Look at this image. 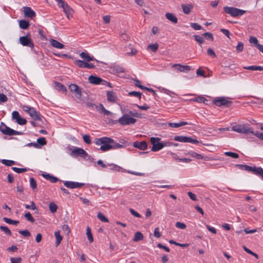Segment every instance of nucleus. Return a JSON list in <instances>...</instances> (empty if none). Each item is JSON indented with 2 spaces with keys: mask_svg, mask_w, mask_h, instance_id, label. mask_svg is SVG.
<instances>
[{
  "mask_svg": "<svg viewBox=\"0 0 263 263\" xmlns=\"http://www.w3.org/2000/svg\"><path fill=\"white\" fill-rule=\"evenodd\" d=\"M95 143L101 145L99 149L103 152H106L111 149V143L114 142V139L107 137L96 138Z\"/></svg>",
  "mask_w": 263,
  "mask_h": 263,
  "instance_id": "1",
  "label": "nucleus"
},
{
  "mask_svg": "<svg viewBox=\"0 0 263 263\" xmlns=\"http://www.w3.org/2000/svg\"><path fill=\"white\" fill-rule=\"evenodd\" d=\"M0 131L5 135L13 136V135H23V132H18L11 129L7 126L4 123L1 122L0 125Z\"/></svg>",
  "mask_w": 263,
  "mask_h": 263,
  "instance_id": "2",
  "label": "nucleus"
},
{
  "mask_svg": "<svg viewBox=\"0 0 263 263\" xmlns=\"http://www.w3.org/2000/svg\"><path fill=\"white\" fill-rule=\"evenodd\" d=\"M23 108V110L27 112L34 120L42 121L43 117L41 116V114L33 107H29L28 106H24Z\"/></svg>",
  "mask_w": 263,
  "mask_h": 263,
  "instance_id": "3",
  "label": "nucleus"
},
{
  "mask_svg": "<svg viewBox=\"0 0 263 263\" xmlns=\"http://www.w3.org/2000/svg\"><path fill=\"white\" fill-rule=\"evenodd\" d=\"M223 11L227 14L233 17H237L242 15L246 13V11L238 9L233 7L225 6L223 7Z\"/></svg>",
  "mask_w": 263,
  "mask_h": 263,
  "instance_id": "4",
  "label": "nucleus"
},
{
  "mask_svg": "<svg viewBox=\"0 0 263 263\" xmlns=\"http://www.w3.org/2000/svg\"><path fill=\"white\" fill-rule=\"evenodd\" d=\"M232 130L240 134H248L253 133V128L245 124H237L232 127Z\"/></svg>",
  "mask_w": 263,
  "mask_h": 263,
  "instance_id": "5",
  "label": "nucleus"
},
{
  "mask_svg": "<svg viewBox=\"0 0 263 263\" xmlns=\"http://www.w3.org/2000/svg\"><path fill=\"white\" fill-rule=\"evenodd\" d=\"M136 121L137 120L136 119L130 117L129 115L124 114L121 118L117 120V122H119L122 125H126L134 124Z\"/></svg>",
  "mask_w": 263,
  "mask_h": 263,
  "instance_id": "6",
  "label": "nucleus"
},
{
  "mask_svg": "<svg viewBox=\"0 0 263 263\" xmlns=\"http://www.w3.org/2000/svg\"><path fill=\"white\" fill-rule=\"evenodd\" d=\"M160 138H151L150 142L153 145L151 150L153 152H157L163 148L162 142H160Z\"/></svg>",
  "mask_w": 263,
  "mask_h": 263,
  "instance_id": "7",
  "label": "nucleus"
},
{
  "mask_svg": "<svg viewBox=\"0 0 263 263\" xmlns=\"http://www.w3.org/2000/svg\"><path fill=\"white\" fill-rule=\"evenodd\" d=\"M20 43L23 46H27L33 49L34 48V43L28 33L26 36H23L19 39Z\"/></svg>",
  "mask_w": 263,
  "mask_h": 263,
  "instance_id": "8",
  "label": "nucleus"
},
{
  "mask_svg": "<svg viewBox=\"0 0 263 263\" xmlns=\"http://www.w3.org/2000/svg\"><path fill=\"white\" fill-rule=\"evenodd\" d=\"M213 102L217 106H226L227 107H229L232 103V101L228 100L224 97L215 99L214 100Z\"/></svg>",
  "mask_w": 263,
  "mask_h": 263,
  "instance_id": "9",
  "label": "nucleus"
},
{
  "mask_svg": "<svg viewBox=\"0 0 263 263\" xmlns=\"http://www.w3.org/2000/svg\"><path fill=\"white\" fill-rule=\"evenodd\" d=\"M71 155L74 157L80 156L83 158H86L88 156V154L82 148L76 147L71 153Z\"/></svg>",
  "mask_w": 263,
  "mask_h": 263,
  "instance_id": "10",
  "label": "nucleus"
},
{
  "mask_svg": "<svg viewBox=\"0 0 263 263\" xmlns=\"http://www.w3.org/2000/svg\"><path fill=\"white\" fill-rule=\"evenodd\" d=\"M68 88L75 95V96L78 98L81 99L82 97V89L75 84H71L69 85Z\"/></svg>",
  "mask_w": 263,
  "mask_h": 263,
  "instance_id": "11",
  "label": "nucleus"
},
{
  "mask_svg": "<svg viewBox=\"0 0 263 263\" xmlns=\"http://www.w3.org/2000/svg\"><path fill=\"white\" fill-rule=\"evenodd\" d=\"M76 65L80 68H86L88 69H92L95 68V65L92 63H88L87 62H84L82 60H78L74 62Z\"/></svg>",
  "mask_w": 263,
  "mask_h": 263,
  "instance_id": "12",
  "label": "nucleus"
},
{
  "mask_svg": "<svg viewBox=\"0 0 263 263\" xmlns=\"http://www.w3.org/2000/svg\"><path fill=\"white\" fill-rule=\"evenodd\" d=\"M63 183L66 187L71 189L80 188L85 184L84 183H79L70 181H63Z\"/></svg>",
  "mask_w": 263,
  "mask_h": 263,
  "instance_id": "13",
  "label": "nucleus"
},
{
  "mask_svg": "<svg viewBox=\"0 0 263 263\" xmlns=\"http://www.w3.org/2000/svg\"><path fill=\"white\" fill-rule=\"evenodd\" d=\"M23 9L25 17L33 18L35 16V12L30 7L24 6Z\"/></svg>",
  "mask_w": 263,
  "mask_h": 263,
  "instance_id": "14",
  "label": "nucleus"
},
{
  "mask_svg": "<svg viewBox=\"0 0 263 263\" xmlns=\"http://www.w3.org/2000/svg\"><path fill=\"white\" fill-rule=\"evenodd\" d=\"M172 67L175 68L180 72H187L191 70V67L188 65H182L180 64H175Z\"/></svg>",
  "mask_w": 263,
  "mask_h": 263,
  "instance_id": "15",
  "label": "nucleus"
},
{
  "mask_svg": "<svg viewBox=\"0 0 263 263\" xmlns=\"http://www.w3.org/2000/svg\"><path fill=\"white\" fill-rule=\"evenodd\" d=\"M89 83L95 85H98L104 81L102 78L93 75H90L88 78Z\"/></svg>",
  "mask_w": 263,
  "mask_h": 263,
  "instance_id": "16",
  "label": "nucleus"
},
{
  "mask_svg": "<svg viewBox=\"0 0 263 263\" xmlns=\"http://www.w3.org/2000/svg\"><path fill=\"white\" fill-rule=\"evenodd\" d=\"M133 146L139 148L140 150H145L147 147V144L145 141H142L141 142L136 141L134 142Z\"/></svg>",
  "mask_w": 263,
  "mask_h": 263,
  "instance_id": "17",
  "label": "nucleus"
},
{
  "mask_svg": "<svg viewBox=\"0 0 263 263\" xmlns=\"http://www.w3.org/2000/svg\"><path fill=\"white\" fill-rule=\"evenodd\" d=\"M107 99L109 102L115 103L117 100L116 92L112 91H108L107 92Z\"/></svg>",
  "mask_w": 263,
  "mask_h": 263,
  "instance_id": "18",
  "label": "nucleus"
},
{
  "mask_svg": "<svg viewBox=\"0 0 263 263\" xmlns=\"http://www.w3.org/2000/svg\"><path fill=\"white\" fill-rule=\"evenodd\" d=\"M49 42H50V44L52 45V46H53L56 48L62 49V48H64V45L63 44L60 43L56 40L51 39L49 40Z\"/></svg>",
  "mask_w": 263,
  "mask_h": 263,
  "instance_id": "19",
  "label": "nucleus"
},
{
  "mask_svg": "<svg viewBox=\"0 0 263 263\" xmlns=\"http://www.w3.org/2000/svg\"><path fill=\"white\" fill-rule=\"evenodd\" d=\"M181 7L182 8L183 12L185 14H188L191 12V10L194 7V6H193V5H192L191 4H187V5L182 4V5H181Z\"/></svg>",
  "mask_w": 263,
  "mask_h": 263,
  "instance_id": "20",
  "label": "nucleus"
},
{
  "mask_svg": "<svg viewBox=\"0 0 263 263\" xmlns=\"http://www.w3.org/2000/svg\"><path fill=\"white\" fill-rule=\"evenodd\" d=\"M165 17L170 21L172 22L174 24H176L178 22V18L173 13L167 12L165 14Z\"/></svg>",
  "mask_w": 263,
  "mask_h": 263,
  "instance_id": "21",
  "label": "nucleus"
},
{
  "mask_svg": "<svg viewBox=\"0 0 263 263\" xmlns=\"http://www.w3.org/2000/svg\"><path fill=\"white\" fill-rule=\"evenodd\" d=\"M54 84L55 89L60 91L66 92V87L64 85L58 82H54Z\"/></svg>",
  "mask_w": 263,
  "mask_h": 263,
  "instance_id": "22",
  "label": "nucleus"
},
{
  "mask_svg": "<svg viewBox=\"0 0 263 263\" xmlns=\"http://www.w3.org/2000/svg\"><path fill=\"white\" fill-rule=\"evenodd\" d=\"M188 123L187 122L181 121L179 123H168V125L170 127L173 128H178L182 126L188 125Z\"/></svg>",
  "mask_w": 263,
  "mask_h": 263,
  "instance_id": "23",
  "label": "nucleus"
},
{
  "mask_svg": "<svg viewBox=\"0 0 263 263\" xmlns=\"http://www.w3.org/2000/svg\"><path fill=\"white\" fill-rule=\"evenodd\" d=\"M30 26L29 22L25 20H22L19 21V26L21 29H27Z\"/></svg>",
  "mask_w": 263,
  "mask_h": 263,
  "instance_id": "24",
  "label": "nucleus"
},
{
  "mask_svg": "<svg viewBox=\"0 0 263 263\" xmlns=\"http://www.w3.org/2000/svg\"><path fill=\"white\" fill-rule=\"evenodd\" d=\"M80 56L86 62H90L91 61L95 60V59L93 57H90L88 54V53L84 52H81L80 54Z\"/></svg>",
  "mask_w": 263,
  "mask_h": 263,
  "instance_id": "25",
  "label": "nucleus"
},
{
  "mask_svg": "<svg viewBox=\"0 0 263 263\" xmlns=\"http://www.w3.org/2000/svg\"><path fill=\"white\" fill-rule=\"evenodd\" d=\"M244 170L249 172H252L254 174L256 175L257 172L258 171V167L245 165Z\"/></svg>",
  "mask_w": 263,
  "mask_h": 263,
  "instance_id": "26",
  "label": "nucleus"
},
{
  "mask_svg": "<svg viewBox=\"0 0 263 263\" xmlns=\"http://www.w3.org/2000/svg\"><path fill=\"white\" fill-rule=\"evenodd\" d=\"M243 68L247 70H263V67L261 66H244Z\"/></svg>",
  "mask_w": 263,
  "mask_h": 263,
  "instance_id": "27",
  "label": "nucleus"
},
{
  "mask_svg": "<svg viewBox=\"0 0 263 263\" xmlns=\"http://www.w3.org/2000/svg\"><path fill=\"white\" fill-rule=\"evenodd\" d=\"M192 100L199 103H203L205 104H207L205 101H209V100L204 97L200 96L192 99Z\"/></svg>",
  "mask_w": 263,
  "mask_h": 263,
  "instance_id": "28",
  "label": "nucleus"
},
{
  "mask_svg": "<svg viewBox=\"0 0 263 263\" xmlns=\"http://www.w3.org/2000/svg\"><path fill=\"white\" fill-rule=\"evenodd\" d=\"M54 236L56 239V246H58L60 244L62 240L63 237L60 235L59 231H55L54 233Z\"/></svg>",
  "mask_w": 263,
  "mask_h": 263,
  "instance_id": "29",
  "label": "nucleus"
},
{
  "mask_svg": "<svg viewBox=\"0 0 263 263\" xmlns=\"http://www.w3.org/2000/svg\"><path fill=\"white\" fill-rule=\"evenodd\" d=\"M143 238V235L140 232H137L135 233L133 240L134 241H138L142 240Z\"/></svg>",
  "mask_w": 263,
  "mask_h": 263,
  "instance_id": "30",
  "label": "nucleus"
},
{
  "mask_svg": "<svg viewBox=\"0 0 263 263\" xmlns=\"http://www.w3.org/2000/svg\"><path fill=\"white\" fill-rule=\"evenodd\" d=\"M36 144L39 145V148H41L42 146H44L47 144V141L44 137H41L37 139Z\"/></svg>",
  "mask_w": 263,
  "mask_h": 263,
  "instance_id": "31",
  "label": "nucleus"
},
{
  "mask_svg": "<svg viewBox=\"0 0 263 263\" xmlns=\"http://www.w3.org/2000/svg\"><path fill=\"white\" fill-rule=\"evenodd\" d=\"M62 8L63 9L65 13L68 15L71 14L72 12V9L68 6L67 3H66L65 5H62Z\"/></svg>",
  "mask_w": 263,
  "mask_h": 263,
  "instance_id": "32",
  "label": "nucleus"
},
{
  "mask_svg": "<svg viewBox=\"0 0 263 263\" xmlns=\"http://www.w3.org/2000/svg\"><path fill=\"white\" fill-rule=\"evenodd\" d=\"M3 219L5 222L10 224L17 225L20 222L18 220H14L7 217H4Z\"/></svg>",
  "mask_w": 263,
  "mask_h": 263,
  "instance_id": "33",
  "label": "nucleus"
},
{
  "mask_svg": "<svg viewBox=\"0 0 263 263\" xmlns=\"http://www.w3.org/2000/svg\"><path fill=\"white\" fill-rule=\"evenodd\" d=\"M112 68L114 71L117 73H123L125 71L124 69L120 65H115Z\"/></svg>",
  "mask_w": 263,
  "mask_h": 263,
  "instance_id": "34",
  "label": "nucleus"
},
{
  "mask_svg": "<svg viewBox=\"0 0 263 263\" xmlns=\"http://www.w3.org/2000/svg\"><path fill=\"white\" fill-rule=\"evenodd\" d=\"M86 235L89 241L90 242H93V238L91 232V229L89 227H87L86 229Z\"/></svg>",
  "mask_w": 263,
  "mask_h": 263,
  "instance_id": "35",
  "label": "nucleus"
},
{
  "mask_svg": "<svg viewBox=\"0 0 263 263\" xmlns=\"http://www.w3.org/2000/svg\"><path fill=\"white\" fill-rule=\"evenodd\" d=\"M0 230L3 231L8 236H11L12 234L10 230L6 226H0Z\"/></svg>",
  "mask_w": 263,
  "mask_h": 263,
  "instance_id": "36",
  "label": "nucleus"
},
{
  "mask_svg": "<svg viewBox=\"0 0 263 263\" xmlns=\"http://www.w3.org/2000/svg\"><path fill=\"white\" fill-rule=\"evenodd\" d=\"M1 162L6 166H12L15 164V162L13 160L2 159Z\"/></svg>",
  "mask_w": 263,
  "mask_h": 263,
  "instance_id": "37",
  "label": "nucleus"
},
{
  "mask_svg": "<svg viewBox=\"0 0 263 263\" xmlns=\"http://www.w3.org/2000/svg\"><path fill=\"white\" fill-rule=\"evenodd\" d=\"M49 208L51 213H55L57 211L58 206L54 202H51L49 204Z\"/></svg>",
  "mask_w": 263,
  "mask_h": 263,
  "instance_id": "38",
  "label": "nucleus"
},
{
  "mask_svg": "<svg viewBox=\"0 0 263 263\" xmlns=\"http://www.w3.org/2000/svg\"><path fill=\"white\" fill-rule=\"evenodd\" d=\"M158 48L159 45L158 43L152 44L147 46V49H151L154 52H156Z\"/></svg>",
  "mask_w": 263,
  "mask_h": 263,
  "instance_id": "39",
  "label": "nucleus"
},
{
  "mask_svg": "<svg viewBox=\"0 0 263 263\" xmlns=\"http://www.w3.org/2000/svg\"><path fill=\"white\" fill-rule=\"evenodd\" d=\"M174 140L176 141L186 143V137L176 136L174 137Z\"/></svg>",
  "mask_w": 263,
  "mask_h": 263,
  "instance_id": "40",
  "label": "nucleus"
},
{
  "mask_svg": "<svg viewBox=\"0 0 263 263\" xmlns=\"http://www.w3.org/2000/svg\"><path fill=\"white\" fill-rule=\"evenodd\" d=\"M97 217L102 222H108L109 221L108 219L101 212L98 213Z\"/></svg>",
  "mask_w": 263,
  "mask_h": 263,
  "instance_id": "41",
  "label": "nucleus"
},
{
  "mask_svg": "<svg viewBox=\"0 0 263 263\" xmlns=\"http://www.w3.org/2000/svg\"><path fill=\"white\" fill-rule=\"evenodd\" d=\"M110 145H111V149H119V148H121L123 147V146H124L122 144L117 143L114 140L113 143H111Z\"/></svg>",
  "mask_w": 263,
  "mask_h": 263,
  "instance_id": "42",
  "label": "nucleus"
},
{
  "mask_svg": "<svg viewBox=\"0 0 263 263\" xmlns=\"http://www.w3.org/2000/svg\"><path fill=\"white\" fill-rule=\"evenodd\" d=\"M203 36H204L206 39L210 40L211 41H214V37L213 34L211 32H205L202 34Z\"/></svg>",
  "mask_w": 263,
  "mask_h": 263,
  "instance_id": "43",
  "label": "nucleus"
},
{
  "mask_svg": "<svg viewBox=\"0 0 263 263\" xmlns=\"http://www.w3.org/2000/svg\"><path fill=\"white\" fill-rule=\"evenodd\" d=\"M224 155L227 156H229L233 158H238L239 155L236 153L231 152H227L224 153Z\"/></svg>",
  "mask_w": 263,
  "mask_h": 263,
  "instance_id": "44",
  "label": "nucleus"
},
{
  "mask_svg": "<svg viewBox=\"0 0 263 263\" xmlns=\"http://www.w3.org/2000/svg\"><path fill=\"white\" fill-rule=\"evenodd\" d=\"M24 217L27 219L28 221L33 223L35 221V219L32 216L30 212H27L25 215Z\"/></svg>",
  "mask_w": 263,
  "mask_h": 263,
  "instance_id": "45",
  "label": "nucleus"
},
{
  "mask_svg": "<svg viewBox=\"0 0 263 263\" xmlns=\"http://www.w3.org/2000/svg\"><path fill=\"white\" fill-rule=\"evenodd\" d=\"M12 169L13 170V171H14L15 172L17 173H22L25 172L27 171V168H18L16 167H13Z\"/></svg>",
  "mask_w": 263,
  "mask_h": 263,
  "instance_id": "46",
  "label": "nucleus"
},
{
  "mask_svg": "<svg viewBox=\"0 0 263 263\" xmlns=\"http://www.w3.org/2000/svg\"><path fill=\"white\" fill-rule=\"evenodd\" d=\"M249 42L250 43L254 44L256 48H257V45L259 44L258 43V41L256 37L253 36H250L249 39Z\"/></svg>",
  "mask_w": 263,
  "mask_h": 263,
  "instance_id": "47",
  "label": "nucleus"
},
{
  "mask_svg": "<svg viewBox=\"0 0 263 263\" xmlns=\"http://www.w3.org/2000/svg\"><path fill=\"white\" fill-rule=\"evenodd\" d=\"M129 96H134L138 97L139 99L141 98L142 93L138 91H130L128 93Z\"/></svg>",
  "mask_w": 263,
  "mask_h": 263,
  "instance_id": "48",
  "label": "nucleus"
},
{
  "mask_svg": "<svg viewBox=\"0 0 263 263\" xmlns=\"http://www.w3.org/2000/svg\"><path fill=\"white\" fill-rule=\"evenodd\" d=\"M15 121L17 122L18 124L21 125H25L27 123L26 119L25 118H23L21 117L17 119V120H16Z\"/></svg>",
  "mask_w": 263,
  "mask_h": 263,
  "instance_id": "49",
  "label": "nucleus"
},
{
  "mask_svg": "<svg viewBox=\"0 0 263 263\" xmlns=\"http://www.w3.org/2000/svg\"><path fill=\"white\" fill-rule=\"evenodd\" d=\"M190 25L194 29L196 30L203 29V28L199 24L196 23H191Z\"/></svg>",
  "mask_w": 263,
  "mask_h": 263,
  "instance_id": "50",
  "label": "nucleus"
},
{
  "mask_svg": "<svg viewBox=\"0 0 263 263\" xmlns=\"http://www.w3.org/2000/svg\"><path fill=\"white\" fill-rule=\"evenodd\" d=\"M194 37L199 44H202L204 41L203 38L198 35H194Z\"/></svg>",
  "mask_w": 263,
  "mask_h": 263,
  "instance_id": "51",
  "label": "nucleus"
},
{
  "mask_svg": "<svg viewBox=\"0 0 263 263\" xmlns=\"http://www.w3.org/2000/svg\"><path fill=\"white\" fill-rule=\"evenodd\" d=\"M18 233L24 237H29L31 235L30 232L28 230H20Z\"/></svg>",
  "mask_w": 263,
  "mask_h": 263,
  "instance_id": "52",
  "label": "nucleus"
},
{
  "mask_svg": "<svg viewBox=\"0 0 263 263\" xmlns=\"http://www.w3.org/2000/svg\"><path fill=\"white\" fill-rule=\"evenodd\" d=\"M189 155H190L192 157L196 158L198 159H202V156L200 154H197L194 152H189Z\"/></svg>",
  "mask_w": 263,
  "mask_h": 263,
  "instance_id": "53",
  "label": "nucleus"
},
{
  "mask_svg": "<svg viewBox=\"0 0 263 263\" xmlns=\"http://www.w3.org/2000/svg\"><path fill=\"white\" fill-rule=\"evenodd\" d=\"M30 184L31 187L33 189H36L37 184L35 180L33 178L30 179Z\"/></svg>",
  "mask_w": 263,
  "mask_h": 263,
  "instance_id": "54",
  "label": "nucleus"
},
{
  "mask_svg": "<svg viewBox=\"0 0 263 263\" xmlns=\"http://www.w3.org/2000/svg\"><path fill=\"white\" fill-rule=\"evenodd\" d=\"M83 139L84 141L86 144H90L91 143V139H90V137L88 135H83Z\"/></svg>",
  "mask_w": 263,
  "mask_h": 263,
  "instance_id": "55",
  "label": "nucleus"
},
{
  "mask_svg": "<svg viewBox=\"0 0 263 263\" xmlns=\"http://www.w3.org/2000/svg\"><path fill=\"white\" fill-rule=\"evenodd\" d=\"M243 49V44L242 42H239L236 46V51L239 53Z\"/></svg>",
  "mask_w": 263,
  "mask_h": 263,
  "instance_id": "56",
  "label": "nucleus"
},
{
  "mask_svg": "<svg viewBox=\"0 0 263 263\" xmlns=\"http://www.w3.org/2000/svg\"><path fill=\"white\" fill-rule=\"evenodd\" d=\"M101 109L102 112L107 116H109L111 114V112L109 110L106 109L102 104H100Z\"/></svg>",
  "mask_w": 263,
  "mask_h": 263,
  "instance_id": "57",
  "label": "nucleus"
},
{
  "mask_svg": "<svg viewBox=\"0 0 263 263\" xmlns=\"http://www.w3.org/2000/svg\"><path fill=\"white\" fill-rule=\"evenodd\" d=\"M207 53L209 56L213 58L216 57V54H215L214 51L212 48H209L208 49Z\"/></svg>",
  "mask_w": 263,
  "mask_h": 263,
  "instance_id": "58",
  "label": "nucleus"
},
{
  "mask_svg": "<svg viewBox=\"0 0 263 263\" xmlns=\"http://www.w3.org/2000/svg\"><path fill=\"white\" fill-rule=\"evenodd\" d=\"M186 142L194 143V144H198L199 143V141L196 139H193L191 137H186Z\"/></svg>",
  "mask_w": 263,
  "mask_h": 263,
  "instance_id": "59",
  "label": "nucleus"
},
{
  "mask_svg": "<svg viewBox=\"0 0 263 263\" xmlns=\"http://www.w3.org/2000/svg\"><path fill=\"white\" fill-rule=\"evenodd\" d=\"M25 208L27 209H31V210H36L37 209L36 206L33 201L31 202V205L25 204Z\"/></svg>",
  "mask_w": 263,
  "mask_h": 263,
  "instance_id": "60",
  "label": "nucleus"
},
{
  "mask_svg": "<svg viewBox=\"0 0 263 263\" xmlns=\"http://www.w3.org/2000/svg\"><path fill=\"white\" fill-rule=\"evenodd\" d=\"M10 260L11 263H21L22 258L21 257H11Z\"/></svg>",
  "mask_w": 263,
  "mask_h": 263,
  "instance_id": "61",
  "label": "nucleus"
},
{
  "mask_svg": "<svg viewBox=\"0 0 263 263\" xmlns=\"http://www.w3.org/2000/svg\"><path fill=\"white\" fill-rule=\"evenodd\" d=\"M175 225L177 228L181 229H184L186 227V225L184 223L181 222H177Z\"/></svg>",
  "mask_w": 263,
  "mask_h": 263,
  "instance_id": "62",
  "label": "nucleus"
},
{
  "mask_svg": "<svg viewBox=\"0 0 263 263\" xmlns=\"http://www.w3.org/2000/svg\"><path fill=\"white\" fill-rule=\"evenodd\" d=\"M21 117L19 112L17 111H13L12 113V118L13 120H17V119Z\"/></svg>",
  "mask_w": 263,
  "mask_h": 263,
  "instance_id": "63",
  "label": "nucleus"
},
{
  "mask_svg": "<svg viewBox=\"0 0 263 263\" xmlns=\"http://www.w3.org/2000/svg\"><path fill=\"white\" fill-rule=\"evenodd\" d=\"M8 98L4 93H0V103L7 101Z\"/></svg>",
  "mask_w": 263,
  "mask_h": 263,
  "instance_id": "64",
  "label": "nucleus"
}]
</instances>
